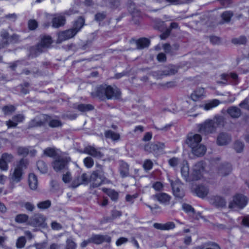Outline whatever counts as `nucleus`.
<instances>
[{"instance_id": "1", "label": "nucleus", "mask_w": 249, "mask_h": 249, "mask_svg": "<svg viewBox=\"0 0 249 249\" xmlns=\"http://www.w3.org/2000/svg\"><path fill=\"white\" fill-rule=\"evenodd\" d=\"M94 98H98L102 101L106 99H118L120 98L121 92L117 87H112L106 84L97 87L96 90L91 93Z\"/></svg>"}, {"instance_id": "2", "label": "nucleus", "mask_w": 249, "mask_h": 249, "mask_svg": "<svg viewBox=\"0 0 249 249\" xmlns=\"http://www.w3.org/2000/svg\"><path fill=\"white\" fill-rule=\"evenodd\" d=\"M84 22V18H78L74 21L71 28L58 33L57 42L60 43L73 37L83 27Z\"/></svg>"}, {"instance_id": "3", "label": "nucleus", "mask_w": 249, "mask_h": 249, "mask_svg": "<svg viewBox=\"0 0 249 249\" xmlns=\"http://www.w3.org/2000/svg\"><path fill=\"white\" fill-rule=\"evenodd\" d=\"M28 164L27 159H21L18 161L15 167L11 169L9 177L10 180L15 183L20 182L23 178L24 170L27 168Z\"/></svg>"}, {"instance_id": "4", "label": "nucleus", "mask_w": 249, "mask_h": 249, "mask_svg": "<svg viewBox=\"0 0 249 249\" xmlns=\"http://www.w3.org/2000/svg\"><path fill=\"white\" fill-rule=\"evenodd\" d=\"M52 39L49 36H44L41 38V40L36 46L30 47L29 57L32 58L37 56L41 53L43 52L45 49L49 48L52 43Z\"/></svg>"}, {"instance_id": "5", "label": "nucleus", "mask_w": 249, "mask_h": 249, "mask_svg": "<svg viewBox=\"0 0 249 249\" xmlns=\"http://www.w3.org/2000/svg\"><path fill=\"white\" fill-rule=\"evenodd\" d=\"M0 36L1 38L0 41V49L7 46L10 43H16L19 41L18 35L14 34L9 36V33L5 29H3L0 31Z\"/></svg>"}, {"instance_id": "6", "label": "nucleus", "mask_w": 249, "mask_h": 249, "mask_svg": "<svg viewBox=\"0 0 249 249\" xmlns=\"http://www.w3.org/2000/svg\"><path fill=\"white\" fill-rule=\"evenodd\" d=\"M45 217L40 213H35L29 218L27 225L33 226V227H41L44 228L46 226L45 223Z\"/></svg>"}, {"instance_id": "7", "label": "nucleus", "mask_w": 249, "mask_h": 249, "mask_svg": "<svg viewBox=\"0 0 249 249\" xmlns=\"http://www.w3.org/2000/svg\"><path fill=\"white\" fill-rule=\"evenodd\" d=\"M33 123L36 124H44L49 123V124H61L57 119H52L51 117L46 114H39L33 120Z\"/></svg>"}, {"instance_id": "8", "label": "nucleus", "mask_w": 249, "mask_h": 249, "mask_svg": "<svg viewBox=\"0 0 249 249\" xmlns=\"http://www.w3.org/2000/svg\"><path fill=\"white\" fill-rule=\"evenodd\" d=\"M247 197L242 194H236L233 198L232 201L231 202L229 205V208L230 209L237 207L242 209L244 208L247 204Z\"/></svg>"}, {"instance_id": "9", "label": "nucleus", "mask_w": 249, "mask_h": 249, "mask_svg": "<svg viewBox=\"0 0 249 249\" xmlns=\"http://www.w3.org/2000/svg\"><path fill=\"white\" fill-rule=\"evenodd\" d=\"M171 184L174 196L178 199H181L185 196V192L183 188V184L178 179L175 181H171Z\"/></svg>"}, {"instance_id": "10", "label": "nucleus", "mask_w": 249, "mask_h": 249, "mask_svg": "<svg viewBox=\"0 0 249 249\" xmlns=\"http://www.w3.org/2000/svg\"><path fill=\"white\" fill-rule=\"evenodd\" d=\"M201 141L202 137L200 135L191 132L187 134L185 142L191 149L200 143Z\"/></svg>"}, {"instance_id": "11", "label": "nucleus", "mask_w": 249, "mask_h": 249, "mask_svg": "<svg viewBox=\"0 0 249 249\" xmlns=\"http://www.w3.org/2000/svg\"><path fill=\"white\" fill-rule=\"evenodd\" d=\"M70 160V158L68 159L61 156L57 157L52 163L53 168L56 172L65 169Z\"/></svg>"}, {"instance_id": "12", "label": "nucleus", "mask_w": 249, "mask_h": 249, "mask_svg": "<svg viewBox=\"0 0 249 249\" xmlns=\"http://www.w3.org/2000/svg\"><path fill=\"white\" fill-rule=\"evenodd\" d=\"M14 160L13 154L8 153H3L0 158V169L3 171L8 169V163L12 162Z\"/></svg>"}, {"instance_id": "13", "label": "nucleus", "mask_w": 249, "mask_h": 249, "mask_svg": "<svg viewBox=\"0 0 249 249\" xmlns=\"http://www.w3.org/2000/svg\"><path fill=\"white\" fill-rule=\"evenodd\" d=\"M104 178L101 175L99 171L93 172L90 175L89 181L92 182L93 187L99 186L103 182Z\"/></svg>"}, {"instance_id": "14", "label": "nucleus", "mask_w": 249, "mask_h": 249, "mask_svg": "<svg viewBox=\"0 0 249 249\" xmlns=\"http://www.w3.org/2000/svg\"><path fill=\"white\" fill-rule=\"evenodd\" d=\"M165 147L164 143L156 142L154 143H149L145 145L144 150L148 152H157V151L163 149Z\"/></svg>"}, {"instance_id": "15", "label": "nucleus", "mask_w": 249, "mask_h": 249, "mask_svg": "<svg viewBox=\"0 0 249 249\" xmlns=\"http://www.w3.org/2000/svg\"><path fill=\"white\" fill-rule=\"evenodd\" d=\"M79 151L81 153H86L94 158L98 159L102 158L104 156V154L98 150V149L90 145H88L85 147L83 151L80 150Z\"/></svg>"}, {"instance_id": "16", "label": "nucleus", "mask_w": 249, "mask_h": 249, "mask_svg": "<svg viewBox=\"0 0 249 249\" xmlns=\"http://www.w3.org/2000/svg\"><path fill=\"white\" fill-rule=\"evenodd\" d=\"M92 243L101 244L104 242L110 243L111 237L107 235L93 234L90 237Z\"/></svg>"}, {"instance_id": "17", "label": "nucleus", "mask_w": 249, "mask_h": 249, "mask_svg": "<svg viewBox=\"0 0 249 249\" xmlns=\"http://www.w3.org/2000/svg\"><path fill=\"white\" fill-rule=\"evenodd\" d=\"M207 151L206 146L203 144L199 143L193 148L191 149V153L195 156L199 157H202L205 155Z\"/></svg>"}, {"instance_id": "18", "label": "nucleus", "mask_w": 249, "mask_h": 249, "mask_svg": "<svg viewBox=\"0 0 249 249\" xmlns=\"http://www.w3.org/2000/svg\"><path fill=\"white\" fill-rule=\"evenodd\" d=\"M220 76L222 79L226 82L229 81L233 85H236L239 83L238 75L236 73H223Z\"/></svg>"}, {"instance_id": "19", "label": "nucleus", "mask_w": 249, "mask_h": 249, "mask_svg": "<svg viewBox=\"0 0 249 249\" xmlns=\"http://www.w3.org/2000/svg\"><path fill=\"white\" fill-rule=\"evenodd\" d=\"M231 141L230 135L225 133H220L217 137L216 142L218 145H225L229 143Z\"/></svg>"}, {"instance_id": "20", "label": "nucleus", "mask_w": 249, "mask_h": 249, "mask_svg": "<svg viewBox=\"0 0 249 249\" xmlns=\"http://www.w3.org/2000/svg\"><path fill=\"white\" fill-rule=\"evenodd\" d=\"M205 96V89L203 88L196 89L191 94L190 98L194 101H197L202 99Z\"/></svg>"}, {"instance_id": "21", "label": "nucleus", "mask_w": 249, "mask_h": 249, "mask_svg": "<svg viewBox=\"0 0 249 249\" xmlns=\"http://www.w3.org/2000/svg\"><path fill=\"white\" fill-rule=\"evenodd\" d=\"M225 123L224 117L223 116L217 115L212 119L206 120L203 124H221Z\"/></svg>"}, {"instance_id": "22", "label": "nucleus", "mask_w": 249, "mask_h": 249, "mask_svg": "<svg viewBox=\"0 0 249 249\" xmlns=\"http://www.w3.org/2000/svg\"><path fill=\"white\" fill-rule=\"evenodd\" d=\"M152 197L157 200L161 203H168L171 199V196L164 193H158L153 195Z\"/></svg>"}, {"instance_id": "23", "label": "nucleus", "mask_w": 249, "mask_h": 249, "mask_svg": "<svg viewBox=\"0 0 249 249\" xmlns=\"http://www.w3.org/2000/svg\"><path fill=\"white\" fill-rule=\"evenodd\" d=\"M216 131L215 125H200L198 129L200 133L205 135L214 133Z\"/></svg>"}, {"instance_id": "24", "label": "nucleus", "mask_w": 249, "mask_h": 249, "mask_svg": "<svg viewBox=\"0 0 249 249\" xmlns=\"http://www.w3.org/2000/svg\"><path fill=\"white\" fill-rule=\"evenodd\" d=\"M227 112L232 118H238L242 114L241 110L236 106L229 107Z\"/></svg>"}, {"instance_id": "25", "label": "nucleus", "mask_w": 249, "mask_h": 249, "mask_svg": "<svg viewBox=\"0 0 249 249\" xmlns=\"http://www.w3.org/2000/svg\"><path fill=\"white\" fill-rule=\"evenodd\" d=\"M211 203L217 208H224L226 206V202L222 197L215 196L211 198Z\"/></svg>"}, {"instance_id": "26", "label": "nucleus", "mask_w": 249, "mask_h": 249, "mask_svg": "<svg viewBox=\"0 0 249 249\" xmlns=\"http://www.w3.org/2000/svg\"><path fill=\"white\" fill-rule=\"evenodd\" d=\"M66 19L63 16L54 17L52 20V26L54 28H59L65 24Z\"/></svg>"}, {"instance_id": "27", "label": "nucleus", "mask_w": 249, "mask_h": 249, "mask_svg": "<svg viewBox=\"0 0 249 249\" xmlns=\"http://www.w3.org/2000/svg\"><path fill=\"white\" fill-rule=\"evenodd\" d=\"M28 183L31 189L35 190L37 189L38 185L37 178L34 173H31L29 175Z\"/></svg>"}, {"instance_id": "28", "label": "nucleus", "mask_w": 249, "mask_h": 249, "mask_svg": "<svg viewBox=\"0 0 249 249\" xmlns=\"http://www.w3.org/2000/svg\"><path fill=\"white\" fill-rule=\"evenodd\" d=\"M196 195L199 197L204 198L209 193L208 188L203 185H199L195 189Z\"/></svg>"}, {"instance_id": "29", "label": "nucleus", "mask_w": 249, "mask_h": 249, "mask_svg": "<svg viewBox=\"0 0 249 249\" xmlns=\"http://www.w3.org/2000/svg\"><path fill=\"white\" fill-rule=\"evenodd\" d=\"M231 168L230 164H223L219 166L218 173L221 176H225L231 172Z\"/></svg>"}, {"instance_id": "30", "label": "nucleus", "mask_w": 249, "mask_h": 249, "mask_svg": "<svg viewBox=\"0 0 249 249\" xmlns=\"http://www.w3.org/2000/svg\"><path fill=\"white\" fill-rule=\"evenodd\" d=\"M16 110V107L13 105H5L1 107L2 112L6 116L12 115L15 112Z\"/></svg>"}, {"instance_id": "31", "label": "nucleus", "mask_w": 249, "mask_h": 249, "mask_svg": "<svg viewBox=\"0 0 249 249\" xmlns=\"http://www.w3.org/2000/svg\"><path fill=\"white\" fill-rule=\"evenodd\" d=\"M220 104V101L217 99H213L208 101L203 106V108L206 110H209L218 106Z\"/></svg>"}, {"instance_id": "32", "label": "nucleus", "mask_w": 249, "mask_h": 249, "mask_svg": "<svg viewBox=\"0 0 249 249\" xmlns=\"http://www.w3.org/2000/svg\"><path fill=\"white\" fill-rule=\"evenodd\" d=\"M201 170L202 167L201 163H198L195 165L193 169V179L198 180L200 178Z\"/></svg>"}, {"instance_id": "33", "label": "nucleus", "mask_w": 249, "mask_h": 249, "mask_svg": "<svg viewBox=\"0 0 249 249\" xmlns=\"http://www.w3.org/2000/svg\"><path fill=\"white\" fill-rule=\"evenodd\" d=\"M120 174L122 177H125L129 175V166L126 162L121 161L120 165Z\"/></svg>"}, {"instance_id": "34", "label": "nucleus", "mask_w": 249, "mask_h": 249, "mask_svg": "<svg viewBox=\"0 0 249 249\" xmlns=\"http://www.w3.org/2000/svg\"><path fill=\"white\" fill-rule=\"evenodd\" d=\"M24 120V116L22 114H17L13 116L12 120H9L7 124H17L21 123Z\"/></svg>"}, {"instance_id": "35", "label": "nucleus", "mask_w": 249, "mask_h": 249, "mask_svg": "<svg viewBox=\"0 0 249 249\" xmlns=\"http://www.w3.org/2000/svg\"><path fill=\"white\" fill-rule=\"evenodd\" d=\"M136 44L138 49H142L149 46L150 40L146 38H142L137 40Z\"/></svg>"}, {"instance_id": "36", "label": "nucleus", "mask_w": 249, "mask_h": 249, "mask_svg": "<svg viewBox=\"0 0 249 249\" xmlns=\"http://www.w3.org/2000/svg\"><path fill=\"white\" fill-rule=\"evenodd\" d=\"M103 191L106 193L113 201H116L118 198V194L113 190L106 188H102Z\"/></svg>"}, {"instance_id": "37", "label": "nucleus", "mask_w": 249, "mask_h": 249, "mask_svg": "<svg viewBox=\"0 0 249 249\" xmlns=\"http://www.w3.org/2000/svg\"><path fill=\"white\" fill-rule=\"evenodd\" d=\"M29 220V216L24 213H21L17 215L15 219V221L18 223H23L25 222H27V223Z\"/></svg>"}, {"instance_id": "38", "label": "nucleus", "mask_w": 249, "mask_h": 249, "mask_svg": "<svg viewBox=\"0 0 249 249\" xmlns=\"http://www.w3.org/2000/svg\"><path fill=\"white\" fill-rule=\"evenodd\" d=\"M181 173L186 181L190 180L189 178V168L187 164L183 165L181 168Z\"/></svg>"}, {"instance_id": "39", "label": "nucleus", "mask_w": 249, "mask_h": 249, "mask_svg": "<svg viewBox=\"0 0 249 249\" xmlns=\"http://www.w3.org/2000/svg\"><path fill=\"white\" fill-rule=\"evenodd\" d=\"M105 135L107 138L111 139L113 141L118 140L120 139V135L111 130L106 131Z\"/></svg>"}, {"instance_id": "40", "label": "nucleus", "mask_w": 249, "mask_h": 249, "mask_svg": "<svg viewBox=\"0 0 249 249\" xmlns=\"http://www.w3.org/2000/svg\"><path fill=\"white\" fill-rule=\"evenodd\" d=\"M178 72V68L175 66H170L168 68L162 71L164 75H174Z\"/></svg>"}, {"instance_id": "41", "label": "nucleus", "mask_w": 249, "mask_h": 249, "mask_svg": "<svg viewBox=\"0 0 249 249\" xmlns=\"http://www.w3.org/2000/svg\"><path fill=\"white\" fill-rule=\"evenodd\" d=\"M182 208L185 213L190 215L194 214L196 213L194 208L191 205L185 203L182 204Z\"/></svg>"}, {"instance_id": "42", "label": "nucleus", "mask_w": 249, "mask_h": 249, "mask_svg": "<svg viewBox=\"0 0 249 249\" xmlns=\"http://www.w3.org/2000/svg\"><path fill=\"white\" fill-rule=\"evenodd\" d=\"M36 166L41 173H45L47 172V165L44 161L38 160L36 163Z\"/></svg>"}, {"instance_id": "43", "label": "nucleus", "mask_w": 249, "mask_h": 249, "mask_svg": "<svg viewBox=\"0 0 249 249\" xmlns=\"http://www.w3.org/2000/svg\"><path fill=\"white\" fill-rule=\"evenodd\" d=\"M77 108L80 111L85 112L93 110L94 107L90 104H80L78 105Z\"/></svg>"}, {"instance_id": "44", "label": "nucleus", "mask_w": 249, "mask_h": 249, "mask_svg": "<svg viewBox=\"0 0 249 249\" xmlns=\"http://www.w3.org/2000/svg\"><path fill=\"white\" fill-rule=\"evenodd\" d=\"M166 25L164 22L160 20H156L155 22L154 28L160 31H162L166 29Z\"/></svg>"}, {"instance_id": "45", "label": "nucleus", "mask_w": 249, "mask_h": 249, "mask_svg": "<svg viewBox=\"0 0 249 249\" xmlns=\"http://www.w3.org/2000/svg\"><path fill=\"white\" fill-rule=\"evenodd\" d=\"M22 73H24L27 75L32 74L34 76H36L39 75L40 74V72L38 69L34 68L31 70H29L27 69H24L22 71Z\"/></svg>"}, {"instance_id": "46", "label": "nucleus", "mask_w": 249, "mask_h": 249, "mask_svg": "<svg viewBox=\"0 0 249 249\" xmlns=\"http://www.w3.org/2000/svg\"><path fill=\"white\" fill-rule=\"evenodd\" d=\"M51 205V202L49 200L39 202L37 204V207L40 209H46L49 208Z\"/></svg>"}, {"instance_id": "47", "label": "nucleus", "mask_w": 249, "mask_h": 249, "mask_svg": "<svg viewBox=\"0 0 249 249\" xmlns=\"http://www.w3.org/2000/svg\"><path fill=\"white\" fill-rule=\"evenodd\" d=\"M233 15L232 12L225 11L221 14V18L225 22H228L230 21L231 18Z\"/></svg>"}, {"instance_id": "48", "label": "nucleus", "mask_w": 249, "mask_h": 249, "mask_svg": "<svg viewBox=\"0 0 249 249\" xmlns=\"http://www.w3.org/2000/svg\"><path fill=\"white\" fill-rule=\"evenodd\" d=\"M77 245L71 238L66 240L65 249H76Z\"/></svg>"}, {"instance_id": "49", "label": "nucleus", "mask_w": 249, "mask_h": 249, "mask_svg": "<svg viewBox=\"0 0 249 249\" xmlns=\"http://www.w3.org/2000/svg\"><path fill=\"white\" fill-rule=\"evenodd\" d=\"M17 153L18 155L25 157L29 154V149L27 147H19L17 148Z\"/></svg>"}, {"instance_id": "50", "label": "nucleus", "mask_w": 249, "mask_h": 249, "mask_svg": "<svg viewBox=\"0 0 249 249\" xmlns=\"http://www.w3.org/2000/svg\"><path fill=\"white\" fill-rule=\"evenodd\" d=\"M44 154L49 157H53L56 155V151L54 148H47L44 150Z\"/></svg>"}, {"instance_id": "51", "label": "nucleus", "mask_w": 249, "mask_h": 249, "mask_svg": "<svg viewBox=\"0 0 249 249\" xmlns=\"http://www.w3.org/2000/svg\"><path fill=\"white\" fill-rule=\"evenodd\" d=\"M26 240L24 236L20 237L17 240L16 246L18 248H22L24 247Z\"/></svg>"}, {"instance_id": "52", "label": "nucleus", "mask_w": 249, "mask_h": 249, "mask_svg": "<svg viewBox=\"0 0 249 249\" xmlns=\"http://www.w3.org/2000/svg\"><path fill=\"white\" fill-rule=\"evenodd\" d=\"M243 143L240 141H236L234 143V148L237 152H241L244 148Z\"/></svg>"}, {"instance_id": "53", "label": "nucleus", "mask_w": 249, "mask_h": 249, "mask_svg": "<svg viewBox=\"0 0 249 249\" xmlns=\"http://www.w3.org/2000/svg\"><path fill=\"white\" fill-rule=\"evenodd\" d=\"M107 14L105 12L97 13L95 15V20L97 21H101L106 18Z\"/></svg>"}, {"instance_id": "54", "label": "nucleus", "mask_w": 249, "mask_h": 249, "mask_svg": "<svg viewBox=\"0 0 249 249\" xmlns=\"http://www.w3.org/2000/svg\"><path fill=\"white\" fill-rule=\"evenodd\" d=\"M82 181L81 180L80 176L77 177L72 182L70 187L72 188H75L81 184H82Z\"/></svg>"}, {"instance_id": "55", "label": "nucleus", "mask_w": 249, "mask_h": 249, "mask_svg": "<svg viewBox=\"0 0 249 249\" xmlns=\"http://www.w3.org/2000/svg\"><path fill=\"white\" fill-rule=\"evenodd\" d=\"M37 22L35 19H30L28 21V27L31 30H35L37 27Z\"/></svg>"}, {"instance_id": "56", "label": "nucleus", "mask_w": 249, "mask_h": 249, "mask_svg": "<svg viewBox=\"0 0 249 249\" xmlns=\"http://www.w3.org/2000/svg\"><path fill=\"white\" fill-rule=\"evenodd\" d=\"M232 42L234 44H244L246 43L247 39L245 36H241L239 38L232 39Z\"/></svg>"}, {"instance_id": "57", "label": "nucleus", "mask_w": 249, "mask_h": 249, "mask_svg": "<svg viewBox=\"0 0 249 249\" xmlns=\"http://www.w3.org/2000/svg\"><path fill=\"white\" fill-rule=\"evenodd\" d=\"M84 163L86 167L88 168L91 167L93 165V160L91 157H87L84 159Z\"/></svg>"}, {"instance_id": "58", "label": "nucleus", "mask_w": 249, "mask_h": 249, "mask_svg": "<svg viewBox=\"0 0 249 249\" xmlns=\"http://www.w3.org/2000/svg\"><path fill=\"white\" fill-rule=\"evenodd\" d=\"M168 163L171 166L176 167L179 163V159L175 157L172 158L168 160Z\"/></svg>"}, {"instance_id": "59", "label": "nucleus", "mask_w": 249, "mask_h": 249, "mask_svg": "<svg viewBox=\"0 0 249 249\" xmlns=\"http://www.w3.org/2000/svg\"><path fill=\"white\" fill-rule=\"evenodd\" d=\"M175 227V224L173 222H168L164 224V230L173 229Z\"/></svg>"}, {"instance_id": "60", "label": "nucleus", "mask_w": 249, "mask_h": 249, "mask_svg": "<svg viewBox=\"0 0 249 249\" xmlns=\"http://www.w3.org/2000/svg\"><path fill=\"white\" fill-rule=\"evenodd\" d=\"M23 206L27 211L30 212H33L35 208V206L29 202H25Z\"/></svg>"}, {"instance_id": "61", "label": "nucleus", "mask_w": 249, "mask_h": 249, "mask_svg": "<svg viewBox=\"0 0 249 249\" xmlns=\"http://www.w3.org/2000/svg\"><path fill=\"white\" fill-rule=\"evenodd\" d=\"M153 166V162L150 160H146L143 165V168L145 170H150Z\"/></svg>"}, {"instance_id": "62", "label": "nucleus", "mask_w": 249, "mask_h": 249, "mask_svg": "<svg viewBox=\"0 0 249 249\" xmlns=\"http://www.w3.org/2000/svg\"><path fill=\"white\" fill-rule=\"evenodd\" d=\"M171 34V29H166L165 32H164L162 34H161L160 37L161 39L164 40L166 39Z\"/></svg>"}, {"instance_id": "63", "label": "nucleus", "mask_w": 249, "mask_h": 249, "mask_svg": "<svg viewBox=\"0 0 249 249\" xmlns=\"http://www.w3.org/2000/svg\"><path fill=\"white\" fill-rule=\"evenodd\" d=\"M62 180L65 183H68L71 181V177L69 172H67L66 174L63 175Z\"/></svg>"}, {"instance_id": "64", "label": "nucleus", "mask_w": 249, "mask_h": 249, "mask_svg": "<svg viewBox=\"0 0 249 249\" xmlns=\"http://www.w3.org/2000/svg\"><path fill=\"white\" fill-rule=\"evenodd\" d=\"M47 246V242H43L39 243H36L34 245L36 249H44Z\"/></svg>"}]
</instances>
